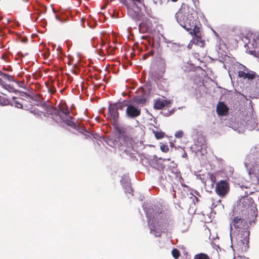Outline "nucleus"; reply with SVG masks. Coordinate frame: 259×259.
Wrapping results in <instances>:
<instances>
[{
    "label": "nucleus",
    "instance_id": "1",
    "mask_svg": "<svg viewBox=\"0 0 259 259\" xmlns=\"http://www.w3.org/2000/svg\"><path fill=\"white\" fill-rule=\"evenodd\" d=\"M241 202L242 207L241 209L242 218L238 216L234 217L230 225L231 228L233 226L241 233L246 230H248L247 221L251 222L256 219L257 215V210L252 199L250 198H243Z\"/></svg>",
    "mask_w": 259,
    "mask_h": 259
},
{
    "label": "nucleus",
    "instance_id": "2",
    "mask_svg": "<svg viewBox=\"0 0 259 259\" xmlns=\"http://www.w3.org/2000/svg\"><path fill=\"white\" fill-rule=\"evenodd\" d=\"M175 18L177 22L186 30L193 31L194 33L200 32L197 12L188 5H181L175 14Z\"/></svg>",
    "mask_w": 259,
    "mask_h": 259
},
{
    "label": "nucleus",
    "instance_id": "3",
    "mask_svg": "<svg viewBox=\"0 0 259 259\" xmlns=\"http://www.w3.org/2000/svg\"><path fill=\"white\" fill-rule=\"evenodd\" d=\"M107 143L111 147H117L120 150L126 151L132 146V138L126 131L116 126L115 136L108 139Z\"/></svg>",
    "mask_w": 259,
    "mask_h": 259
},
{
    "label": "nucleus",
    "instance_id": "4",
    "mask_svg": "<svg viewBox=\"0 0 259 259\" xmlns=\"http://www.w3.org/2000/svg\"><path fill=\"white\" fill-rule=\"evenodd\" d=\"M147 216L148 218V223L150 228V233H153L155 236H161V233L163 232L169 226L167 220L164 219L158 220L156 224V220L155 215H151L149 212L147 214Z\"/></svg>",
    "mask_w": 259,
    "mask_h": 259
},
{
    "label": "nucleus",
    "instance_id": "5",
    "mask_svg": "<svg viewBox=\"0 0 259 259\" xmlns=\"http://www.w3.org/2000/svg\"><path fill=\"white\" fill-rule=\"evenodd\" d=\"M237 240V245L235 246L237 250L241 253L247 251L249 248V231L245 230L240 233Z\"/></svg>",
    "mask_w": 259,
    "mask_h": 259
},
{
    "label": "nucleus",
    "instance_id": "6",
    "mask_svg": "<svg viewBox=\"0 0 259 259\" xmlns=\"http://www.w3.org/2000/svg\"><path fill=\"white\" fill-rule=\"evenodd\" d=\"M38 106L39 108H34L30 110V112L37 117H48L53 113V108L51 105L43 104Z\"/></svg>",
    "mask_w": 259,
    "mask_h": 259
},
{
    "label": "nucleus",
    "instance_id": "7",
    "mask_svg": "<svg viewBox=\"0 0 259 259\" xmlns=\"http://www.w3.org/2000/svg\"><path fill=\"white\" fill-rule=\"evenodd\" d=\"M119 114L117 109L112 104H110L108 108L107 119L113 126H117Z\"/></svg>",
    "mask_w": 259,
    "mask_h": 259
},
{
    "label": "nucleus",
    "instance_id": "8",
    "mask_svg": "<svg viewBox=\"0 0 259 259\" xmlns=\"http://www.w3.org/2000/svg\"><path fill=\"white\" fill-rule=\"evenodd\" d=\"M229 190V183L226 180H221L216 184V193L221 197L225 196L228 193Z\"/></svg>",
    "mask_w": 259,
    "mask_h": 259
},
{
    "label": "nucleus",
    "instance_id": "9",
    "mask_svg": "<svg viewBox=\"0 0 259 259\" xmlns=\"http://www.w3.org/2000/svg\"><path fill=\"white\" fill-rule=\"evenodd\" d=\"M141 109L133 104L127 106L125 116L128 119H135L141 115Z\"/></svg>",
    "mask_w": 259,
    "mask_h": 259
},
{
    "label": "nucleus",
    "instance_id": "10",
    "mask_svg": "<svg viewBox=\"0 0 259 259\" xmlns=\"http://www.w3.org/2000/svg\"><path fill=\"white\" fill-rule=\"evenodd\" d=\"M240 120V124L238 125V128L246 127L249 128L252 127L255 124L254 119L248 114H242Z\"/></svg>",
    "mask_w": 259,
    "mask_h": 259
},
{
    "label": "nucleus",
    "instance_id": "11",
    "mask_svg": "<svg viewBox=\"0 0 259 259\" xmlns=\"http://www.w3.org/2000/svg\"><path fill=\"white\" fill-rule=\"evenodd\" d=\"M129 2H125L124 3V5L128 9L131 8L136 9L138 12L142 10V7L146 9L144 0H128Z\"/></svg>",
    "mask_w": 259,
    "mask_h": 259
},
{
    "label": "nucleus",
    "instance_id": "12",
    "mask_svg": "<svg viewBox=\"0 0 259 259\" xmlns=\"http://www.w3.org/2000/svg\"><path fill=\"white\" fill-rule=\"evenodd\" d=\"M255 72L249 70L247 68L243 66V70L238 72V76L240 78L253 79L255 77Z\"/></svg>",
    "mask_w": 259,
    "mask_h": 259
},
{
    "label": "nucleus",
    "instance_id": "13",
    "mask_svg": "<svg viewBox=\"0 0 259 259\" xmlns=\"http://www.w3.org/2000/svg\"><path fill=\"white\" fill-rule=\"evenodd\" d=\"M228 108L224 102H219L217 106V112L218 115L224 116L228 112Z\"/></svg>",
    "mask_w": 259,
    "mask_h": 259
},
{
    "label": "nucleus",
    "instance_id": "14",
    "mask_svg": "<svg viewBox=\"0 0 259 259\" xmlns=\"http://www.w3.org/2000/svg\"><path fill=\"white\" fill-rule=\"evenodd\" d=\"M169 103V101H168L166 100L159 99L155 101L153 107L155 109L160 110L162 109L166 106H167L168 104Z\"/></svg>",
    "mask_w": 259,
    "mask_h": 259
},
{
    "label": "nucleus",
    "instance_id": "15",
    "mask_svg": "<svg viewBox=\"0 0 259 259\" xmlns=\"http://www.w3.org/2000/svg\"><path fill=\"white\" fill-rule=\"evenodd\" d=\"M24 101V100L22 98L13 97L12 101L11 102V105L14 106L15 107L18 108H23V102Z\"/></svg>",
    "mask_w": 259,
    "mask_h": 259
},
{
    "label": "nucleus",
    "instance_id": "16",
    "mask_svg": "<svg viewBox=\"0 0 259 259\" xmlns=\"http://www.w3.org/2000/svg\"><path fill=\"white\" fill-rule=\"evenodd\" d=\"M59 111L62 112L65 115H68L70 114V111L69 110L68 107L67 106L65 103H61L58 106Z\"/></svg>",
    "mask_w": 259,
    "mask_h": 259
},
{
    "label": "nucleus",
    "instance_id": "17",
    "mask_svg": "<svg viewBox=\"0 0 259 259\" xmlns=\"http://www.w3.org/2000/svg\"><path fill=\"white\" fill-rule=\"evenodd\" d=\"M112 104L117 109V110H122L124 107H127V106L128 105V101L127 100H123L122 102H116Z\"/></svg>",
    "mask_w": 259,
    "mask_h": 259
},
{
    "label": "nucleus",
    "instance_id": "18",
    "mask_svg": "<svg viewBox=\"0 0 259 259\" xmlns=\"http://www.w3.org/2000/svg\"><path fill=\"white\" fill-rule=\"evenodd\" d=\"M252 167H250V172L254 175H257L259 176V163L258 161H256L254 164H251Z\"/></svg>",
    "mask_w": 259,
    "mask_h": 259
},
{
    "label": "nucleus",
    "instance_id": "19",
    "mask_svg": "<svg viewBox=\"0 0 259 259\" xmlns=\"http://www.w3.org/2000/svg\"><path fill=\"white\" fill-rule=\"evenodd\" d=\"M135 102L138 105H144L146 104L147 99L142 96H137L134 98Z\"/></svg>",
    "mask_w": 259,
    "mask_h": 259
},
{
    "label": "nucleus",
    "instance_id": "20",
    "mask_svg": "<svg viewBox=\"0 0 259 259\" xmlns=\"http://www.w3.org/2000/svg\"><path fill=\"white\" fill-rule=\"evenodd\" d=\"M199 33H194L193 31H191L190 33L193 34L195 35L196 38L195 40L196 41V43L200 46H203L204 44V41L202 39L201 36L199 35L198 34Z\"/></svg>",
    "mask_w": 259,
    "mask_h": 259
},
{
    "label": "nucleus",
    "instance_id": "21",
    "mask_svg": "<svg viewBox=\"0 0 259 259\" xmlns=\"http://www.w3.org/2000/svg\"><path fill=\"white\" fill-rule=\"evenodd\" d=\"M0 84L2 87L9 92H14V88L9 84H6L2 79H0Z\"/></svg>",
    "mask_w": 259,
    "mask_h": 259
},
{
    "label": "nucleus",
    "instance_id": "22",
    "mask_svg": "<svg viewBox=\"0 0 259 259\" xmlns=\"http://www.w3.org/2000/svg\"><path fill=\"white\" fill-rule=\"evenodd\" d=\"M72 119H73V117L70 116L68 119H66V120H64V122L67 125L72 128H75L76 125L74 122L71 120Z\"/></svg>",
    "mask_w": 259,
    "mask_h": 259
},
{
    "label": "nucleus",
    "instance_id": "23",
    "mask_svg": "<svg viewBox=\"0 0 259 259\" xmlns=\"http://www.w3.org/2000/svg\"><path fill=\"white\" fill-rule=\"evenodd\" d=\"M153 133L154 134L155 137L157 139H161L164 138L165 136V133L161 131H155L153 130Z\"/></svg>",
    "mask_w": 259,
    "mask_h": 259
},
{
    "label": "nucleus",
    "instance_id": "24",
    "mask_svg": "<svg viewBox=\"0 0 259 259\" xmlns=\"http://www.w3.org/2000/svg\"><path fill=\"white\" fill-rule=\"evenodd\" d=\"M1 78L9 81H14V77L5 73H2Z\"/></svg>",
    "mask_w": 259,
    "mask_h": 259
},
{
    "label": "nucleus",
    "instance_id": "25",
    "mask_svg": "<svg viewBox=\"0 0 259 259\" xmlns=\"http://www.w3.org/2000/svg\"><path fill=\"white\" fill-rule=\"evenodd\" d=\"M193 259H210V257L205 253H199L195 255Z\"/></svg>",
    "mask_w": 259,
    "mask_h": 259
},
{
    "label": "nucleus",
    "instance_id": "26",
    "mask_svg": "<svg viewBox=\"0 0 259 259\" xmlns=\"http://www.w3.org/2000/svg\"><path fill=\"white\" fill-rule=\"evenodd\" d=\"M171 254L172 256L175 258L176 259H177L180 255V251L178 249L176 248H174L172 250Z\"/></svg>",
    "mask_w": 259,
    "mask_h": 259
},
{
    "label": "nucleus",
    "instance_id": "27",
    "mask_svg": "<svg viewBox=\"0 0 259 259\" xmlns=\"http://www.w3.org/2000/svg\"><path fill=\"white\" fill-rule=\"evenodd\" d=\"M124 189L125 193L132 194L133 192V189H132L130 184H128L125 186Z\"/></svg>",
    "mask_w": 259,
    "mask_h": 259
},
{
    "label": "nucleus",
    "instance_id": "28",
    "mask_svg": "<svg viewBox=\"0 0 259 259\" xmlns=\"http://www.w3.org/2000/svg\"><path fill=\"white\" fill-rule=\"evenodd\" d=\"M208 176H209V178L210 179V181L212 183V185H213L216 182V177L212 173H208Z\"/></svg>",
    "mask_w": 259,
    "mask_h": 259
},
{
    "label": "nucleus",
    "instance_id": "29",
    "mask_svg": "<svg viewBox=\"0 0 259 259\" xmlns=\"http://www.w3.org/2000/svg\"><path fill=\"white\" fill-rule=\"evenodd\" d=\"M48 91L51 95H53L55 94V93L56 92V90L55 88L52 85H50L48 87Z\"/></svg>",
    "mask_w": 259,
    "mask_h": 259
},
{
    "label": "nucleus",
    "instance_id": "30",
    "mask_svg": "<svg viewBox=\"0 0 259 259\" xmlns=\"http://www.w3.org/2000/svg\"><path fill=\"white\" fill-rule=\"evenodd\" d=\"M253 79L254 80V86L256 88L259 89V76L256 74L255 75V77H253Z\"/></svg>",
    "mask_w": 259,
    "mask_h": 259
},
{
    "label": "nucleus",
    "instance_id": "31",
    "mask_svg": "<svg viewBox=\"0 0 259 259\" xmlns=\"http://www.w3.org/2000/svg\"><path fill=\"white\" fill-rule=\"evenodd\" d=\"M160 149L162 152L166 153L169 151V147L167 145L162 144L160 145Z\"/></svg>",
    "mask_w": 259,
    "mask_h": 259
},
{
    "label": "nucleus",
    "instance_id": "32",
    "mask_svg": "<svg viewBox=\"0 0 259 259\" xmlns=\"http://www.w3.org/2000/svg\"><path fill=\"white\" fill-rule=\"evenodd\" d=\"M184 135V132L182 130L178 131L175 133V137L177 138H181Z\"/></svg>",
    "mask_w": 259,
    "mask_h": 259
},
{
    "label": "nucleus",
    "instance_id": "33",
    "mask_svg": "<svg viewBox=\"0 0 259 259\" xmlns=\"http://www.w3.org/2000/svg\"><path fill=\"white\" fill-rule=\"evenodd\" d=\"M144 10L146 11V13H147V15H148L150 17H152V12L151 10H148L146 7V9L144 8Z\"/></svg>",
    "mask_w": 259,
    "mask_h": 259
},
{
    "label": "nucleus",
    "instance_id": "34",
    "mask_svg": "<svg viewBox=\"0 0 259 259\" xmlns=\"http://www.w3.org/2000/svg\"><path fill=\"white\" fill-rule=\"evenodd\" d=\"M153 167L154 168H157L158 169H163V168H164V166L162 164H161L160 166H158V167H156L155 166V163H153Z\"/></svg>",
    "mask_w": 259,
    "mask_h": 259
},
{
    "label": "nucleus",
    "instance_id": "35",
    "mask_svg": "<svg viewBox=\"0 0 259 259\" xmlns=\"http://www.w3.org/2000/svg\"><path fill=\"white\" fill-rule=\"evenodd\" d=\"M1 101H2V100H1V99H0L1 104L3 105H6L8 104L9 103L8 100H6V101L4 100V103H2Z\"/></svg>",
    "mask_w": 259,
    "mask_h": 259
},
{
    "label": "nucleus",
    "instance_id": "36",
    "mask_svg": "<svg viewBox=\"0 0 259 259\" xmlns=\"http://www.w3.org/2000/svg\"><path fill=\"white\" fill-rule=\"evenodd\" d=\"M114 53V49H112L110 50V52H108V50L107 51V53L110 55H112Z\"/></svg>",
    "mask_w": 259,
    "mask_h": 259
},
{
    "label": "nucleus",
    "instance_id": "37",
    "mask_svg": "<svg viewBox=\"0 0 259 259\" xmlns=\"http://www.w3.org/2000/svg\"><path fill=\"white\" fill-rule=\"evenodd\" d=\"M161 211H160V212L158 213V214H155V219H159V218H158L159 217H160V218H161V217H162V215H161V216H160V214H161Z\"/></svg>",
    "mask_w": 259,
    "mask_h": 259
},
{
    "label": "nucleus",
    "instance_id": "38",
    "mask_svg": "<svg viewBox=\"0 0 259 259\" xmlns=\"http://www.w3.org/2000/svg\"><path fill=\"white\" fill-rule=\"evenodd\" d=\"M100 55H102V56H105L106 54L105 53L102 51V50H101V52H100Z\"/></svg>",
    "mask_w": 259,
    "mask_h": 259
},
{
    "label": "nucleus",
    "instance_id": "39",
    "mask_svg": "<svg viewBox=\"0 0 259 259\" xmlns=\"http://www.w3.org/2000/svg\"><path fill=\"white\" fill-rule=\"evenodd\" d=\"M255 52L257 53V56H259V48L258 49H257V50L255 51Z\"/></svg>",
    "mask_w": 259,
    "mask_h": 259
},
{
    "label": "nucleus",
    "instance_id": "40",
    "mask_svg": "<svg viewBox=\"0 0 259 259\" xmlns=\"http://www.w3.org/2000/svg\"><path fill=\"white\" fill-rule=\"evenodd\" d=\"M56 18L58 20L60 21V18H59V16H58L57 15H56Z\"/></svg>",
    "mask_w": 259,
    "mask_h": 259
},
{
    "label": "nucleus",
    "instance_id": "41",
    "mask_svg": "<svg viewBox=\"0 0 259 259\" xmlns=\"http://www.w3.org/2000/svg\"><path fill=\"white\" fill-rule=\"evenodd\" d=\"M187 153L186 152L184 153L183 157H185L187 156Z\"/></svg>",
    "mask_w": 259,
    "mask_h": 259
},
{
    "label": "nucleus",
    "instance_id": "42",
    "mask_svg": "<svg viewBox=\"0 0 259 259\" xmlns=\"http://www.w3.org/2000/svg\"><path fill=\"white\" fill-rule=\"evenodd\" d=\"M172 2H177L178 0H171Z\"/></svg>",
    "mask_w": 259,
    "mask_h": 259
},
{
    "label": "nucleus",
    "instance_id": "43",
    "mask_svg": "<svg viewBox=\"0 0 259 259\" xmlns=\"http://www.w3.org/2000/svg\"><path fill=\"white\" fill-rule=\"evenodd\" d=\"M195 198L196 199V200H197V201L198 200V198H197V197H195Z\"/></svg>",
    "mask_w": 259,
    "mask_h": 259
}]
</instances>
